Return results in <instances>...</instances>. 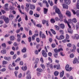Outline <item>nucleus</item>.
Listing matches in <instances>:
<instances>
[{
    "mask_svg": "<svg viewBox=\"0 0 79 79\" xmlns=\"http://www.w3.org/2000/svg\"><path fill=\"white\" fill-rule=\"evenodd\" d=\"M65 69L67 71H71L73 69L71 67H69V64H67L65 67Z\"/></svg>",
    "mask_w": 79,
    "mask_h": 79,
    "instance_id": "obj_1",
    "label": "nucleus"
},
{
    "mask_svg": "<svg viewBox=\"0 0 79 79\" xmlns=\"http://www.w3.org/2000/svg\"><path fill=\"white\" fill-rule=\"evenodd\" d=\"M68 21L69 22H68V21L66 19L64 20V22L67 24L68 27H70V25H69V23H71V21H72V20H71V19H69Z\"/></svg>",
    "mask_w": 79,
    "mask_h": 79,
    "instance_id": "obj_2",
    "label": "nucleus"
},
{
    "mask_svg": "<svg viewBox=\"0 0 79 79\" xmlns=\"http://www.w3.org/2000/svg\"><path fill=\"white\" fill-rule=\"evenodd\" d=\"M63 49L62 48H60L59 49H54V52H55V53H58V52H60V51H63Z\"/></svg>",
    "mask_w": 79,
    "mask_h": 79,
    "instance_id": "obj_3",
    "label": "nucleus"
},
{
    "mask_svg": "<svg viewBox=\"0 0 79 79\" xmlns=\"http://www.w3.org/2000/svg\"><path fill=\"white\" fill-rule=\"evenodd\" d=\"M42 53L43 56H44V57H45V58L47 57V53H46V52H45V50H42Z\"/></svg>",
    "mask_w": 79,
    "mask_h": 79,
    "instance_id": "obj_4",
    "label": "nucleus"
},
{
    "mask_svg": "<svg viewBox=\"0 0 79 79\" xmlns=\"http://www.w3.org/2000/svg\"><path fill=\"white\" fill-rule=\"evenodd\" d=\"M72 37L74 39H76V40H78L79 39V35L77 34H75L74 37L72 36Z\"/></svg>",
    "mask_w": 79,
    "mask_h": 79,
    "instance_id": "obj_5",
    "label": "nucleus"
},
{
    "mask_svg": "<svg viewBox=\"0 0 79 79\" xmlns=\"http://www.w3.org/2000/svg\"><path fill=\"white\" fill-rule=\"evenodd\" d=\"M69 28L68 29V32L70 34H73V31L71 29V27L70 26V27H69Z\"/></svg>",
    "mask_w": 79,
    "mask_h": 79,
    "instance_id": "obj_6",
    "label": "nucleus"
},
{
    "mask_svg": "<svg viewBox=\"0 0 79 79\" xmlns=\"http://www.w3.org/2000/svg\"><path fill=\"white\" fill-rule=\"evenodd\" d=\"M73 64H75V63L78 64L79 63V60L77 58H75L73 61Z\"/></svg>",
    "mask_w": 79,
    "mask_h": 79,
    "instance_id": "obj_7",
    "label": "nucleus"
},
{
    "mask_svg": "<svg viewBox=\"0 0 79 79\" xmlns=\"http://www.w3.org/2000/svg\"><path fill=\"white\" fill-rule=\"evenodd\" d=\"M8 4L6 3L4 5V10H6V11H8Z\"/></svg>",
    "mask_w": 79,
    "mask_h": 79,
    "instance_id": "obj_8",
    "label": "nucleus"
},
{
    "mask_svg": "<svg viewBox=\"0 0 79 79\" xmlns=\"http://www.w3.org/2000/svg\"><path fill=\"white\" fill-rule=\"evenodd\" d=\"M64 3L67 5H69L71 3V0H64Z\"/></svg>",
    "mask_w": 79,
    "mask_h": 79,
    "instance_id": "obj_9",
    "label": "nucleus"
},
{
    "mask_svg": "<svg viewBox=\"0 0 79 79\" xmlns=\"http://www.w3.org/2000/svg\"><path fill=\"white\" fill-rule=\"evenodd\" d=\"M4 58L5 60H7V61H10V60H11V57H7L5 56L4 57Z\"/></svg>",
    "mask_w": 79,
    "mask_h": 79,
    "instance_id": "obj_10",
    "label": "nucleus"
},
{
    "mask_svg": "<svg viewBox=\"0 0 79 79\" xmlns=\"http://www.w3.org/2000/svg\"><path fill=\"white\" fill-rule=\"evenodd\" d=\"M62 6L63 8H65V9H68V6L65 4H63Z\"/></svg>",
    "mask_w": 79,
    "mask_h": 79,
    "instance_id": "obj_11",
    "label": "nucleus"
},
{
    "mask_svg": "<svg viewBox=\"0 0 79 79\" xmlns=\"http://www.w3.org/2000/svg\"><path fill=\"white\" fill-rule=\"evenodd\" d=\"M66 14L69 17V16H71V12L69 11H67L66 12Z\"/></svg>",
    "mask_w": 79,
    "mask_h": 79,
    "instance_id": "obj_12",
    "label": "nucleus"
},
{
    "mask_svg": "<svg viewBox=\"0 0 79 79\" xmlns=\"http://www.w3.org/2000/svg\"><path fill=\"white\" fill-rule=\"evenodd\" d=\"M10 40L13 41L15 40V36L12 35L10 37Z\"/></svg>",
    "mask_w": 79,
    "mask_h": 79,
    "instance_id": "obj_13",
    "label": "nucleus"
},
{
    "mask_svg": "<svg viewBox=\"0 0 79 79\" xmlns=\"http://www.w3.org/2000/svg\"><path fill=\"white\" fill-rule=\"evenodd\" d=\"M56 13L58 14V15H60V14L61 13V12H60V10L58 8L56 9Z\"/></svg>",
    "mask_w": 79,
    "mask_h": 79,
    "instance_id": "obj_14",
    "label": "nucleus"
},
{
    "mask_svg": "<svg viewBox=\"0 0 79 79\" xmlns=\"http://www.w3.org/2000/svg\"><path fill=\"white\" fill-rule=\"evenodd\" d=\"M4 20L5 21L6 23V24L9 23V19L8 18H6L5 19H4Z\"/></svg>",
    "mask_w": 79,
    "mask_h": 79,
    "instance_id": "obj_15",
    "label": "nucleus"
},
{
    "mask_svg": "<svg viewBox=\"0 0 79 79\" xmlns=\"http://www.w3.org/2000/svg\"><path fill=\"white\" fill-rule=\"evenodd\" d=\"M30 8L31 10H34L35 9V6L34 5H31L30 6Z\"/></svg>",
    "mask_w": 79,
    "mask_h": 79,
    "instance_id": "obj_16",
    "label": "nucleus"
},
{
    "mask_svg": "<svg viewBox=\"0 0 79 79\" xmlns=\"http://www.w3.org/2000/svg\"><path fill=\"white\" fill-rule=\"evenodd\" d=\"M13 66L11 64H10L8 66V68L10 70H13L14 69L13 68Z\"/></svg>",
    "mask_w": 79,
    "mask_h": 79,
    "instance_id": "obj_17",
    "label": "nucleus"
},
{
    "mask_svg": "<svg viewBox=\"0 0 79 79\" xmlns=\"http://www.w3.org/2000/svg\"><path fill=\"white\" fill-rule=\"evenodd\" d=\"M14 18V16L13 15L10 14L9 15V19H13Z\"/></svg>",
    "mask_w": 79,
    "mask_h": 79,
    "instance_id": "obj_18",
    "label": "nucleus"
},
{
    "mask_svg": "<svg viewBox=\"0 0 79 79\" xmlns=\"http://www.w3.org/2000/svg\"><path fill=\"white\" fill-rule=\"evenodd\" d=\"M22 69L23 71H26L27 69V66H25V67H22Z\"/></svg>",
    "mask_w": 79,
    "mask_h": 79,
    "instance_id": "obj_19",
    "label": "nucleus"
},
{
    "mask_svg": "<svg viewBox=\"0 0 79 79\" xmlns=\"http://www.w3.org/2000/svg\"><path fill=\"white\" fill-rule=\"evenodd\" d=\"M60 75L61 77H63V75H64V71H63L60 73Z\"/></svg>",
    "mask_w": 79,
    "mask_h": 79,
    "instance_id": "obj_20",
    "label": "nucleus"
},
{
    "mask_svg": "<svg viewBox=\"0 0 79 79\" xmlns=\"http://www.w3.org/2000/svg\"><path fill=\"white\" fill-rule=\"evenodd\" d=\"M55 27L56 30V31H59V30H60V27L58 26L57 25H55Z\"/></svg>",
    "mask_w": 79,
    "mask_h": 79,
    "instance_id": "obj_21",
    "label": "nucleus"
},
{
    "mask_svg": "<svg viewBox=\"0 0 79 79\" xmlns=\"http://www.w3.org/2000/svg\"><path fill=\"white\" fill-rule=\"evenodd\" d=\"M40 37V38H42V39H45L46 37L44 34H43L41 37Z\"/></svg>",
    "mask_w": 79,
    "mask_h": 79,
    "instance_id": "obj_22",
    "label": "nucleus"
},
{
    "mask_svg": "<svg viewBox=\"0 0 79 79\" xmlns=\"http://www.w3.org/2000/svg\"><path fill=\"white\" fill-rule=\"evenodd\" d=\"M60 27L62 29H64V24H60Z\"/></svg>",
    "mask_w": 79,
    "mask_h": 79,
    "instance_id": "obj_23",
    "label": "nucleus"
},
{
    "mask_svg": "<svg viewBox=\"0 0 79 79\" xmlns=\"http://www.w3.org/2000/svg\"><path fill=\"white\" fill-rule=\"evenodd\" d=\"M60 40H62V39H64V36L62 35H61L60 36Z\"/></svg>",
    "mask_w": 79,
    "mask_h": 79,
    "instance_id": "obj_24",
    "label": "nucleus"
},
{
    "mask_svg": "<svg viewBox=\"0 0 79 79\" xmlns=\"http://www.w3.org/2000/svg\"><path fill=\"white\" fill-rule=\"evenodd\" d=\"M59 16L60 19H63V15L62 14H59Z\"/></svg>",
    "mask_w": 79,
    "mask_h": 79,
    "instance_id": "obj_25",
    "label": "nucleus"
},
{
    "mask_svg": "<svg viewBox=\"0 0 79 79\" xmlns=\"http://www.w3.org/2000/svg\"><path fill=\"white\" fill-rule=\"evenodd\" d=\"M50 30L51 31H52V34H54V35L56 34V32H55V31L54 30H53L52 29H50Z\"/></svg>",
    "mask_w": 79,
    "mask_h": 79,
    "instance_id": "obj_26",
    "label": "nucleus"
},
{
    "mask_svg": "<svg viewBox=\"0 0 79 79\" xmlns=\"http://www.w3.org/2000/svg\"><path fill=\"white\" fill-rule=\"evenodd\" d=\"M22 52L23 53H25L26 52V48H24L22 50Z\"/></svg>",
    "mask_w": 79,
    "mask_h": 79,
    "instance_id": "obj_27",
    "label": "nucleus"
},
{
    "mask_svg": "<svg viewBox=\"0 0 79 79\" xmlns=\"http://www.w3.org/2000/svg\"><path fill=\"white\" fill-rule=\"evenodd\" d=\"M59 74V72H58L57 71H56L54 73V74L55 76H56L58 75Z\"/></svg>",
    "mask_w": 79,
    "mask_h": 79,
    "instance_id": "obj_28",
    "label": "nucleus"
},
{
    "mask_svg": "<svg viewBox=\"0 0 79 79\" xmlns=\"http://www.w3.org/2000/svg\"><path fill=\"white\" fill-rule=\"evenodd\" d=\"M73 21L74 23H77V19L76 18H74L73 19Z\"/></svg>",
    "mask_w": 79,
    "mask_h": 79,
    "instance_id": "obj_29",
    "label": "nucleus"
},
{
    "mask_svg": "<svg viewBox=\"0 0 79 79\" xmlns=\"http://www.w3.org/2000/svg\"><path fill=\"white\" fill-rule=\"evenodd\" d=\"M51 22L52 23H55V19H52L51 20Z\"/></svg>",
    "mask_w": 79,
    "mask_h": 79,
    "instance_id": "obj_30",
    "label": "nucleus"
},
{
    "mask_svg": "<svg viewBox=\"0 0 79 79\" xmlns=\"http://www.w3.org/2000/svg\"><path fill=\"white\" fill-rule=\"evenodd\" d=\"M26 75L27 76H30L31 75V72L30 71H28L26 73Z\"/></svg>",
    "mask_w": 79,
    "mask_h": 79,
    "instance_id": "obj_31",
    "label": "nucleus"
},
{
    "mask_svg": "<svg viewBox=\"0 0 79 79\" xmlns=\"http://www.w3.org/2000/svg\"><path fill=\"white\" fill-rule=\"evenodd\" d=\"M36 26V27H40V28H41L42 26V25L40 24H37Z\"/></svg>",
    "mask_w": 79,
    "mask_h": 79,
    "instance_id": "obj_32",
    "label": "nucleus"
},
{
    "mask_svg": "<svg viewBox=\"0 0 79 79\" xmlns=\"http://www.w3.org/2000/svg\"><path fill=\"white\" fill-rule=\"evenodd\" d=\"M26 79H31V75H28L26 77Z\"/></svg>",
    "mask_w": 79,
    "mask_h": 79,
    "instance_id": "obj_33",
    "label": "nucleus"
},
{
    "mask_svg": "<svg viewBox=\"0 0 79 79\" xmlns=\"http://www.w3.org/2000/svg\"><path fill=\"white\" fill-rule=\"evenodd\" d=\"M47 11H48V10L47 9L44 8V14H47Z\"/></svg>",
    "mask_w": 79,
    "mask_h": 79,
    "instance_id": "obj_34",
    "label": "nucleus"
},
{
    "mask_svg": "<svg viewBox=\"0 0 79 79\" xmlns=\"http://www.w3.org/2000/svg\"><path fill=\"white\" fill-rule=\"evenodd\" d=\"M1 52L2 53V54H5L6 53V50H2L1 51Z\"/></svg>",
    "mask_w": 79,
    "mask_h": 79,
    "instance_id": "obj_35",
    "label": "nucleus"
},
{
    "mask_svg": "<svg viewBox=\"0 0 79 79\" xmlns=\"http://www.w3.org/2000/svg\"><path fill=\"white\" fill-rule=\"evenodd\" d=\"M37 71L38 72H42V69H41L38 68L37 69Z\"/></svg>",
    "mask_w": 79,
    "mask_h": 79,
    "instance_id": "obj_36",
    "label": "nucleus"
},
{
    "mask_svg": "<svg viewBox=\"0 0 79 79\" xmlns=\"http://www.w3.org/2000/svg\"><path fill=\"white\" fill-rule=\"evenodd\" d=\"M8 62L4 60L2 61L3 64H6Z\"/></svg>",
    "mask_w": 79,
    "mask_h": 79,
    "instance_id": "obj_37",
    "label": "nucleus"
},
{
    "mask_svg": "<svg viewBox=\"0 0 79 79\" xmlns=\"http://www.w3.org/2000/svg\"><path fill=\"white\" fill-rule=\"evenodd\" d=\"M59 32L61 34H64V31L61 30H59Z\"/></svg>",
    "mask_w": 79,
    "mask_h": 79,
    "instance_id": "obj_38",
    "label": "nucleus"
},
{
    "mask_svg": "<svg viewBox=\"0 0 79 79\" xmlns=\"http://www.w3.org/2000/svg\"><path fill=\"white\" fill-rule=\"evenodd\" d=\"M34 16H35V17H36V18H39V16H40V15H38L37 14H34Z\"/></svg>",
    "mask_w": 79,
    "mask_h": 79,
    "instance_id": "obj_39",
    "label": "nucleus"
},
{
    "mask_svg": "<svg viewBox=\"0 0 79 79\" xmlns=\"http://www.w3.org/2000/svg\"><path fill=\"white\" fill-rule=\"evenodd\" d=\"M54 56L55 58H57L58 57V53H55L54 54Z\"/></svg>",
    "mask_w": 79,
    "mask_h": 79,
    "instance_id": "obj_40",
    "label": "nucleus"
},
{
    "mask_svg": "<svg viewBox=\"0 0 79 79\" xmlns=\"http://www.w3.org/2000/svg\"><path fill=\"white\" fill-rule=\"evenodd\" d=\"M67 47H72V44L71 43H69L67 44Z\"/></svg>",
    "mask_w": 79,
    "mask_h": 79,
    "instance_id": "obj_41",
    "label": "nucleus"
},
{
    "mask_svg": "<svg viewBox=\"0 0 79 79\" xmlns=\"http://www.w3.org/2000/svg\"><path fill=\"white\" fill-rule=\"evenodd\" d=\"M28 39L29 40V42H31V40H32V38H31V37L29 36L28 38Z\"/></svg>",
    "mask_w": 79,
    "mask_h": 79,
    "instance_id": "obj_42",
    "label": "nucleus"
},
{
    "mask_svg": "<svg viewBox=\"0 0 79 79\" xmlns=\"http://www.w3.org/2000/svg\"><path fill=\"white\" fill-rule=\"evenodd\" d=\"M40 66L42 67L43 69H45V65H44V64H40Z\"/></svg>",
    "mask_w": 79,
    "mask_h": 79,
    "instance_id": "obj_43",
    "label": "nucleus"
},
{
    "mask_svg": "<svg viewBox=\"0 0 79 79\" xmlns=\"http://www.w3.org/2000/svg\"><path fill=\"white\" fill-rule=\"evenodd\" d=\"M0 71H1L2 72H4V71H6V69L5 68L2 69H1L0 70Z\"/></svg>",
    "mask_w": 79,
    "mask_h": 79,
    "instance_id": "obj_44",
    "label": "nucleus"
},
{
    "mask_svg": "<svg viewBox=\"0 0 79 79\" xmlns=\"http://www.w3.org/2000/svg\"><path fill=\"white\" fill-rule=\"evenodd\" d=\"M17 37L18 38L21 39V35L18 34L17 35Z\"/></svg>",
    "mask_w": 79,
    "mask_h": 79,
    "instance_id": "obj_45",
    "label": "nucleus"
},
{
    "mask_svg": "<svg viewBox=\"0 0 79 79\" xmlns=\"http://www.w3.org/2000/svg\"><path fill=\"white\" fill-rule=\"evenodd\" d=\"M2 46L3 47H6V44L5 43H3L2 44Z\"/></svg>",
    "mask_w": 79,
    "mask_h": 79,
    "instance_id": "obj_46",
    "label": "nucleus"
},
{
    "mask_svg": "<svg viewBox=\"0 0 79 79\" xmlns=\"http://www.w3.org/2000/svg\"><path fill=\"white\" fill-rule=\"evenodd\" d=\"M50 66V68L51 69H53V64H51L50 65H49Z\"/></svg>",
    "mask_w": 79,
    "mask_h": 79,
    "instance_id": "obj_47",
    "label": "nucleus"
},
{
    "mask_svg": "<svg viewBox=\"0 0 79 79\" xmlns=\"http://www.w3.org/2000/svg\"><path fill=\"white\" fill-rule=\"evenodd\" d=\"M30 14L31 15H33V11L32 10H30L29 12Z\"/></svg>",
    "mask_w": 79,
    "mask_h": 79,
    "instance_id": "obj_48",
    "label": "nucleus"
},
{
    "mask_svg": "<svg viewBox=\"0 0 79 79\" xmlns=\"http://www.w3.org/2000/svg\"><path fill=\"white\" fill-rule=\"evenodd\" d=\"M70 58H74V54H71L70 55Z\"/></svg>",
    "mask_w": 79,
    "mask_h": 79,
    "instance_id": "obj_49",
    "label": "nucleus"
},
{
    "mask_svg": "<svg viewBox=\"0 0 79 79\" xmlns=\"http://www.w3.org/2000/svg\"><path fill=\"white\" fill-rule=\"evenodd\" d=\"M14 73L16 77H18V75H17V74H18V72L17 71H15V72Z\"/></svg>",
    "mask_w": 79,
    "mask_h": 79,
    "instance_id": "obj_50",
    "label": "nucleus"
},
{
    "mask_svg": "<svg viewBox=\"0 0 79 79\" xmlns=\"http://www.w3.org/2000/svg\"><path fill=\"white\" fill-rule=\"evenodd\" d=\"M29 35H32V31H31V30H30L29 31Z\"/></svg>",
    "mask_w": 79,
    "mask_h": 79,
    "instance_id": "obj_51",
    "label": "nucleus"
},
{
    "mask_svg": "<svg viewBox=\"0 0 79 79\" xmlns=\"http://www.w3.org/2000/svg\"><path fill=\"white\" fill-rule=\"evenodd\" d=\"M31 21L32 22V23H33V24H34V26H35V25H36V24H35V22H34V21H33V19H31Z\"/></svg>",
    "mask_w": 79,
    "mask_h": 79,
    "instance_id": "obj_52",
    "label": "nucleus"
},
{
    "mask_svg": "<svg viewBox=\"0 0 79 79\" xmlns=\"http://www.w3.org/2000/svg\"><path fill=\"white\" fill-rule=\"evenodd\" d=\"M69 35H68V34H67L66 35V39H69Z\"/></svg>",
    "mask_w": 79,
    "mask_h": 79,
    "instance_id": "obj_53",
    "label": "nucleus"
},
{
    "mask_svg": "<svg viewBox=\"0 0 79 79\" xmlns=\"http://www.w3.org/2000/svg\"><path fill=\"white\" fill-rule=\"evenodd\" d=\"M48 60L50 62V63H52V59H51V58H50L49 57H48Z\"/></svg>",
    "mask_w": 79,
    "mask_h": 79,
    "instance_id": "obj_54",
    "label": "nucleus"
},
{
    "mask_svg": "<svg viewBox=\"0 0 79 79\" xmlns=\"http://www.w3.org/2000/svg\"><path fill=\"white\" fill-rule=\"evenodd\" d=\"M46 22V20H43L42 21V23L43 24H44Z\"/></svg>",
    "mask_w": 79,
    "mask_h": 79,
    "instance_id": "obj_55",
    "label": "nucleus"
},
{
    "mask_svg": "<svg viewBox=\"0 0 79 79\" xmlns=\"http://www.w3.org/2000/svg\"><path fill=\"white\" fill-rule=\"evenodd\" d=\"M35 35H33L32 36V40H35Z\"/></svg>",
    "mask_w": 79,
    "mask_h": 79,
    "instance_id": "obj_56",
    "label": "nucleus"
},
{
    "mask_svg": "<svg viewBox=\"0 0 79 79\" xmlns=\"http://www.w3.org/2000/svg\"><path fill=\"white\" fill-rule=\"evenodd\" d=\"M25 10L27 12H28V11L29 10V7H25Z\"/></svg>",
    "mask_w": 79,
    "mask_h": 79,
    "instance_id": "obj_57",
    "label": "nucleus"
},
{
    "mask_svg": "<svg viewBox=\"0 0 79 79\" xmlns=\"http://www.w3.org/2000/svg\"><path fill=\"white\" fill-rule=\"evenodd\" d=\"M60 65H57V69H60Z\"/></svg>",
    "mask_w": 79,
    "mask_h": 79,
    "instance_id": "obj_58",
    "label": "nucleus"
},
{
    "mask_svg": "<svg viewBox=\"0 0 79 79\" xmlns=\"http://www.w3.org/2000/svg\"><path fill=\"white\" fill-rule=\"evenodd\" d=\"M77 16H79V10H77Z\"/></svg>",
    "mask_w": 79,
    "mask_h": 79,
    "instance_id": "obj_59",
    "label": "nucleus"
},
{
    "mask_svg": "<svg viewBox=\"0 0 79 79\" xmlns=\"http://www.w3.org/2000/svg\"><path fill=\"white\" fill-rule=\"evenodd\" d=\"M51 46L52 48H55V44H52Z\"/></svg>",
    "mask_w": 79,
    "mask_h": 79,
    "instance_id": "obj_60",
    "label": "nucleus"
},
{
    "mask_svg": "<svg viewBox=\"0 0 79 79\" xmlns=\"http://www.w3.org/2000/svg\"><path fill=\"white\" fill-rule=\"evenodd\" d=\"M40 61H41V63H44V60H43V58H41L40 59Z\"/></svg>",
    "mask_w": 79,
    "mask_h": 79,
    "instance_id": "obj_61",
    "label": "nucleus"
},
{
    "mask_svg": "<svg viewBox=\"0 0 79 79\" xmlns=\"http://www.w3.org/2000/svg\"><path fill=\"white\" fill-rule=\"evenodd\" d=\"M48 55L49 56H52V53L51 52H48Z\"/></svg>",
    "mask_w": 79,
    "mask_h": 79,
    "instance_id": "obj_62",
    "label": "nucleus"
},
{
    "mask_svg": "<svg viewBox=\"0 0 79 79\" xmlns=\"http://www.w3.org/2000/svg\"><path fill=\"white\" fill-rule=\"evenodd\" d=\"M72 11L74 15H76V12L75 11V10H74L73 9L72 10Z\"/></svg>",
    "mask_w": 79,
    "mask_h": 79,
    "instance_id": "obj_63",
    "label": "nucleus"
},
{
    "mask_svg": "<svg viewBox=\"0 0 79 79\" xmlns=\"http://www.w3.org/2000/svg\"><path fill=\"white\" fill-rule=\"evenodd\" d=\"M55 19L56 20V21H59V20H60V19H59V18H58V17H56L55 18Z\"/></svg>",
    "mask_w": 79,
    "mask_h": 79,
    "instance_id": "obj_64",
    "label": "nucleus"
}]
</instances>
